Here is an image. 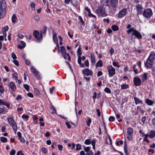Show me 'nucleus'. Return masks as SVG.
I'll return each mask as SVG.
<instances>
[{"instance_id":"f257e3e1","label":"nucleus","mask_w":155,"mask_h":155,"mask_svg":"<svg viewBox=\"0 0 155 155\" xmlns=\"http://www.w3.org/2000/svg\"><path fill=\"white\" fill-rule=\"evenodd\" d=\"M131 25L130 24H128L127 26V28L129 29L127 31V33L129 34L132 33L131 35L132 36H135L137 39H140L142 38V35L137 30L135 29L134 28H131Z\"/></svg>"},{"instance_id":"f03ea898","label":"nucleus","mask_w":155,"mask_h":155,"mask_svg":"<svg viewBox=\"0 0 155 155\" xmlns=\"http://www.w3.org/2000/svg\"><path fill=\"white\" fill-rule=\"evenodd\" d=\"M155 59V53L152 51L150 52L145 64L147 69H151L152 66L153 61Z\"/></svg>"},{"instance_id":"7ed1b4c3","label":"nucleus","mask_w":155,"mask_h":155,"mask_svg":"<svg viewBox=\"0 0 155 155\" xmlns=\"http://www.w3.org/2000/svg\"><path fill=\"white\" fill-rule=\"evenodd\" d=\"M6 5L5 1L2 0L0 2V18H3L6 12Z\"/></svg>"},{"instance_id":"20e7f679","label":"nucleus","mask_w":155,"mask_h":155,"mask_svg":"<svg viewBox=\"0 0 155 155\" xmlns=\"http://www.w3.org/2000/svg\"><path fill=\"white\" fill-rule=\"evenodd\" d=\"M95 12L98 16L105 17L107 15L104 8L102 6L98 7Z\"/></svg>"},{"instance_id":"39448f33","label":"nucleus","mask_w":155,"mask_h":155,"mask_svg":"<svg viewBox=\"0 0 155 155\" xmlns=\"http://www.w3.org/2000/svg\"><path fill=\"white\" fill-rule=\"evenodd\" d=\"M77 54L78 56V62L79 64L80 67L81 68L84 67V64L82 63L81 62V55L82 54L81 48L80 46H79L77 50Z\"/></svg>"},{"instance_id":"423d86ee","label":"nucleus","mask_w":155,"mask_h":155,"mask_svg":"<svg viewBox=\"0 0 155 155\" xmlns=\"http://www.w3.org/2000/svg\"><path fill=\"white\" fill-rule=\"evenodd\" d=\"M153 14L151 9L147 8L144 10L142 15L145 17L149 18Z\"/></svg>"},{"instance_id":"0eeeda50","label":"nucleus","mask_w":155,"mask_h":155,"mask_svg":"<svg viewBox=\"0 0 155 155\" xmlns=\"http://www.w3.org/2000/svg\"><path fill=\"white\" fill-rule=\"evenodd\" d=\"M107 70L108 72V76L110 78L112 77L115 74V69L111 65H109L107 67Z\"/></svg>"},{"instance_id":"6e6552de","label":"nucleus","mask_w":155,"mask_h":155,"mask_svg":"<svg viewBox=\"0 0 155 155\" xmlns=\"http://www.w3.org/2000/svg\"><path fill=\"white\" fill-rule=\"evenodd\" d=\"M8 122L14 130L16 131L17 129V125L15 122L12 117L7 118Z\"/></svg>"},{"instance_id":"1a4fd4ad","label":"nucleus","mask_w":155,"mask_h":155,"mask_svg":"<svg viewBox=\"0 0 155 155\" xmlns=\"http://www.w3.org/2000/svg\"><path fill=\"white\" fill-rule=\"evenodd\" d=\"M135 7L137 15H142L144 10L142 5L138 4L136 5Z\"/></svg>"},{"instance_id":"9d476101","label":"nucleus","mask_w":155,"mask_h":155,"mask_svg":"<svg viewBox=\"0 0 155 155\" xmlns=\"http://www.w3.org/2000/svg\"><path fill=\"white\" fill-rule=\"evenodd\" d=\"M134 133V130L131 127L128 128L127 129V139L131 140L132 139V134Z\"/></svg>"},{"instance_id":"9b49d317","label":"nucleus","mask_w":155,"mask_h":155,"mask_svg":"<svg viewBox=\"0 0 155 155\" xmlns=\"http://www.w3.org/2000/svg\"><path fill=\"white\" fill-rule=\"evenodd\" d=\"M82 72L84 75L86 76H92L93 73L91 70L87 68L82 69Z\"/></svg>"},{"instance_id":"f8f14e48","label":"nucleus","mask_w":155,"mask_h":155,"mask_svg":"<svg viewBox=\"0 0 155 155\" xmlns=\"http://www.w3.org/2000/svg\"><path fill=\"white\" fill-rule=\"evenodd\" d=\"M107 2L113 8H115L117 6V0H107Z\"/></svg>"},{"instance_id":"ddd939ff","label":"nucleus","mask_w":155,"mask_h":155,"mask_svg":"<svg viewBox=\"0 0 155 155\" xmlns=\"http://www.w3.org/2000/svg\"><path fill=\"white\" fill-rule=\"evenodd\" d=\"M33 35L35 38L38 40H40L42 38V34L41 33H39V31L37 30L34 31Z\"/></svg>"},{"instance_id":"4468645a","label":"nucleus","mask_w":155,"mask_h":155,"mask_svg":"<svg viewBox=\"0 0 155 155\" xmlns=\"http://www.w3.org/2000/svg\"><path fill=\"white\" fill-rule=\"evenodd\" d=\"M127 9L123 8L119 12L118 15V17L119 18H121L125 16L126 14V12L127 11Z\"/></svg>"},{"instance_id":"2eb2a0df","label":"nucleus","mask_w":155,"mask_h":155,"mask_svg":"<svg viewBox=\"0 0 155 155\" xmlns=\"http://www.w3.org/2000/svg\"><path fill=\"white\" fill-rule=\"evenodd\" d=\"M134 82L136 86H139L141 85V81L140 78L138 77H134Z\"/></svg>"},{"instance_id":"dca6fc26","label":"nucleus","mask_w":155,"mask_h":155,"mask_svg":"<svg viewBox=\"0 0 155 155\" xmlns=\"http://www.w3.org/2000/svg\"><path fill=\"white\" fill-rule=\"evenodd\" d=\"M9 87L11 90L15 92L16 90V87L15 84L12 82H11L9 84Z\"/></svg>"},{"instance_id":"f3484780","label":"nucleus","mask_w":155,"mask_h":155,"mask_svg":"<svg viewBox=\"0 0 155 155\" xmlns=\"http://www.w3.org/2000/svg\"><path fill=\"white\" fill-rule=\"evenodd\" d=\"M4 105L6 106L8 108H10V105L8 103L2 99H0V105Z\"/></svg>"},{"instance_id":"a211bd4d","label":"nucleus","mask_w":155,"mask_h":155,"mask_svg":"<svg viewBox=\"0 0 155 155\" xmlns=\"http://www.w3.org/2000/svg\"><path fill=\"white\" fill-rule=\"evenodd\" d=\"M134 100L135 102V103L137 105L139 104H143V101L140 100L139 98L138 97H134Z\"/></svg>"},{"instance_id":"6ab92c4d","label":"nucleus","mask_w":155,"mask_h":155,"mask_svg":"<svg viewBox=\"0 0 155 155\" xmlns=\"http://www.w3.org/2000/svg\"><path fill=\"white\" fill-rule=\"evenodd\" d=\"M146 103L148 105L152 106L154 102L153 101L149 99L148 98H147L145 100Z\"/></svg>"},{"instance_id":"aec40b11","label":"nucleus","mask_w":155,"mask_h":155,"mask_svg":"<svg viewBox=\"0 0 155 155\" xmlns=\"http://www.w3.org/2000/svg\"><path fill=\"white\" fill-rule=\"evenodd\" d=\"M142 80L143 81H144L146 80L147 78V73H144L143 74H142L141 76Z\"/></svg>"},{"instance_id":"412c9836","label":"nucleus","mask_w":155,"mask_h":155,"mask_svg":"<svg viewBox=\"0 0 155 155\" xmlns=\"http://www.w3.org/2000/svg\"><path fill=\"white\" fill-rule=\"evenodd\" d=\"M57 34L54 32H53V41L55 43L58 42V38L57 37Z\"/></svg>"},{"instance_id":"4be33fe9","label":"nucleus","mask_w":155,"mask_h":155,"mask_svg":"<svg viewBox=\"0 0 155 155\" xmlns=\"http://www.w3.org/2000/svg\"><path fill=\"white\" fill-rule=\"evenodd\" d=\"M150 134L149 137L150 138H152L155 137V130H151L150 132Z\"/></svg>"},{"instance_id":"5701e85b","label":"nucleus","mask_w":155,"mask_h":155,"mask_svg":"<svg viewBox=\"0 0 155 155\" xmlns=\"http://www.w3.org/2000/svg\"><path fill=\"white\" fill-rule=\"evenodd\" d=\"M85 120L86 122L87 125L88 127H89L91 122V118L87 117V118L85 119Z\"/></svg>"},{"instance_id":"b1692460","label":"nucleus","mask_w":155,"mask_h":155,"mask_svg":"<svg viewBox=\"0 0 155 155\" xmlns=\"http://www.w3.org/2000/svg\"><path fill=\"white\" fill-rule=\"evenodd\" d=\"M60 52L61 53L62 55L66 53V49L64 46H62L61 47Z\"/></svg>"},{"instance_id":"393cba45","label":"nucleus","mask_w":155,"mask_h":155,"mask_svg":"<svg viewBox=\"0 0 155 155\" xmlns=\"http://www.w3.org/2000/svg\"><path fill=\"white\" fill-rule=\"evenodd\" d=\"M129 87V86L127 84H123L121 85V89L122 90L128 88Z\"/></svg>"},{"instance_id":"a878e982","label":"nucleus","mask_w":155,"mask_h":155,"mask_svg":"<svg viewBox=\"0 0 155 155\" xmlns=\"http://www.w3.org/2000/svg\"><path fill=\"white\" fill-rule=\"evenodd\" d=\"M103 66V62L102 61L100 60L98 61L96 64V67H101Z\"/></svg>"},{"instance_id":"bb28decb","label":"nucleus","mask_w":155,"mask_h":155,"mask_svg":"<svg viewBox=\"0 0 155 155\" xmlns=\"http://www.w3.org/2000/svg\"><path fill=\"white\" fill-rule=\"evenodd\" d=\"M91 61L92 63H94L95 62V56L93 54H91Z\"/></svg>"},{"instance_id":"cd10ccee","label":"nucleus","mask_w":155,"mask_h":155,"mask_svg":"<svg viewBox=\"0 0 155 155\" xmlns=\"http://www.w3.org/2000/svg\"><path fill=\"white\" fill-rule=\"evenodd\" d=\"M112 29L114 31H116L119 30L118 27L116 25H114L111 26Z\"/></svg>"},{"instance_id":"c85d7f7f","label":"nucleus","mask_w":155,"mask_h":155,"mask_svg":"<svg viewBox=\"0 0 155 155\" xmlns=\"http://www.w3.org/2000/svg\"><path fill=\"white\" fill-rule=\"evenodd\" d=\"M17 18L16 15L15 14L13 15L12 17V23H15L16 21V19Z\"/></svg>"},{"instance_id":"c756f323","label":"nucleus","mask_w":155,"mask_h":155,"mask_svg":"<svg viewBox=\"0 0 155 155\" xmlns=\"http://www.w3.org/2000/svg\"><path fill=\"white\" fill-rule=\"evenodd\" d=\"M18 74L16 72H14L12 74L13 78L15 80H18Z\"/></svg>"},{"instance_id":"7c9ffc66","label":"nucleus","mask_w":155,"mask_h":155,"mask_svg":"<svg viewBox=\"0 0 155 155\" xmlns=\"http://www.w3.org/2000/svg\"><path fill=\"white\" fill-rule=\"evenodd\" d=\"M31 71L33 73V74H35L36 72L38 71L36 69L35 67L33 66L32 67L30 68Z\"/></svg>"},{"instance_id":"2f4dec72","label":"nucleus","mask_w":155,"mask_h":155,"mask_svg":"<svg viewBox=\"0 0 155 155\" xmlns=\"http://www.w3.org/2000/svg\"><path fill=\"white\" fill-rule=\"evenodd\" d=\"M84 150L86 153L88 152L89 151H92L91 150H90V147H84Z\"/></svg>"},{"instance_id":"473e14b6","label":"nucleus","mask_w":155,"mask_h":155,"mask_svg":"<svg viewBox=\"0 0 155 155\" xmlns=\"http://www.w3.org/2000/svg\"><path fill=\"white\" fill-rule=\"evenodd\" d=\"M0 140L3 143H5L7 141V139L6 137H2L0 138Z\"/></svg>"},{"instance_id":"72a5a7b5","label":"nucleus","mask_w":155,"mask_h":155,"mask_svg":"<svg viewBox=\"0 0 155 155\" xmlns=\"http://www.w3.org/2000/svg\"><path fill=\"white\" fill-rule=\"evenodd\" d=\"M34 74L38 79H41V77L38 71H37Z\"/></svg>"},{"instance_id":"f704fd0d","label":"nucleus","mask_w":155,"mask_h":155,"mask_svg":"<svg viewBox=\"0 0 155 155\" xmlns=\"http://www.w3.org/2000/svg\"><path fill=\"white\" fill-rule=\"evenodd\" d=\"M76 150H79L81 149V145L79 143H78L76 145Z\"/></svg>"},{"instance_id":"c9c22d12","label":"nucleus","mask_w":155,"mask_h":155,"mask_svg":"<svg viewBox=\"0 0 155 155\" xmlns=\"http://www.w3.org/2000/svg\"><path fill=\"white\" fill-rule=\"evenodd\" d=\"M47 31V28L45 26H44L41 31V33L45 34L46 33Z\"/></svg>"},{"instance_id":"e433bc0d","label":"nucleus","mask_w":155,"mask_h":155,"mask_svg":"<svg viewBox=\"0 0 155 155\" xmlns=\"http://www.w3.org/2000/svg\"><path fill=\"white\" fill-rule=\"evenodd\" d=\"M91 143V140L89 139L86 140L84 141V143L86 145H89Z\"/></svg>"},{"instance_id":"4c0bfd02","label":"nucleus","mask_w":155,"mask_h":155,"mask_svg":"<svg viewBox=\"0 0 155 155\" xmlns=\"http://www.w3.org/2000/svg\"><path fill=\"white\" fill-rule=\"evenodd\" d=\"M34 92L35 94L38 96H39V90L37 88H35L34 89Z\"/></svg>"},{"instance_id":"58836bf2","label":"nucleus","mask_w":155,"mask_h":155,"mask_svg":"<svg viewBox=\"0 0 155 155\" xmlns=\"http://www.w3.org/2000/svg\"><path fill=\"white\" fill-rule=\"evenodd\" d=\"M104 91L108 94H110L111 92V91L110 88L108 87H106L104 90Z\"/></svg>"},{"instance_id":"ea45409f","label":"nucleus","mask_w":155,"mask_h":155,"mask_svg":"<svg viewBox=\"0 0 155 155\" xmlns=\"http://www.w3.org/2000/svg\"><path fill=\"white\" fill-rule=\"evenodd\" d=\"M31 9L32 10H35V4L34 2H31Z\"/></svg>"},{"instance_id":"a19ab883","label":"nucleus","mask_w":155,"mask_h":155,"mask_svg":"<svg viewBox=\"0 0 155 155\" xmlns=\"http://www.w3.org/2000/svg\"><path fill=\"white\" fill-rule=\"evenodd\" d=\"M24 88L28 91H29V86L26 84H24L23 85Z\"/></svg>"},{"instance_id":"79ce46f5","label":"nucleus","mask_w":155,"mask_h":155,"mask_svg":"<svg viewBox=\"0 0 155 155\" xmlns=\"http://www.w3.org/2000/svg\"><path fill=\"white\" fill-rule=\"evenodd\" d=\"M112 64L114 66H116L117 68L120 67V66L119 65V63L118 62L114 61L113 62Z\"/></svg>"},{"instance_id":"37998d69","label":"nucleus","mask_w":155,"mask_h":155,"mask_svg":"<svg viewBox=\"0 0 155 155\" xmlns=\"http://www.w3.org/2000/svg\"><path fill=\"white\" fill-rule=\"evenodd\" d=\"M136 66H137L136 65H134L133 68L135 73L136 74H137L138 73V71L137 69H136Z\"/></svg>"},{"instance_id":"c03bdc74","label":"nucleus","mask_w":155,"mask_h":155,"mask_svg":"<svg viewBox=\"0 0 155 155\" xmlns=\"http://www.w3.org/2000/svg\"><path fill=\"white\" fill-rule=\"evenodd\" d=\"M51 113L53 114H56V110L54 107H52L51 108Z\"/></svg>"},{"instance_id":"a18cd8bd","label":"nucleus","mask_w":155,"mask_h":155,"mask_svg":"<svg viewBox=\"0 0 155 155\" xmlns=\"http://www.w3.org/2000/svg\"><path fill=\"white\" fill-rule=\"evenodd\" d=\"M84 65L87 67H88L89 66V62L88 60H86L84 62Z\"/></svg>"},{"instance_id":"49530a36","label":"nucleus","mask_w":155,"mask_h":155,"mask_svg":"<svg viewBox=\"0 0 155 155\" xmlns=\"http://www.w3.org/2000/svg\"><path fill=\"white\" fill-rule=\"evenodd\" d=\"M4 89L2 85L0 86V92L2 94L4 93Z\"/></svg>"},{"instance_id":"de8ad7c7","label":"nucleus","mask_w":155,"mask_h":155,"mask_svg":"<svg viewBox=\"0 0 155 155\" xmlns=\"http://www.w3.org/2000/svg\"><path fill=\"white\" fill-rule=\"evenodd\" d=\"M123 143V141L122 140H120L117 141L116 143V144L117 146H119L120 145H122Z\"/></svg>"},{"instance_id":"09e8293b","label":"nucleus","mask_w":155,"mask_h":155,"mask_svg":"<svg viewBox=\"0 0 155 155\" xmlns=\"http://www.w3.org/2000/svg\"><path fill=\"white\" fill-rule=\"evenodd\" d=\"M38 119L37 117H34L33 119V122L35 124H36L38 123V121H37Z\"/></svg>"},{"instance_id":"8fccbe9b","label":"nucleus","mask_w":155,"mask_h":155,"mask_svg":"<svg viewBox=\"0 0 155 155\" xmlns=\"http://www.w3.org/2000/svg\"><path fill=\"white\" fill-rule=\"evenodd\" d=\"M18 140H20L21 142L22 143H25V140L24 139V138L22 137H21L19 138H18Z\"/></svg>"},{"instance_id":"3c124183","label":"nucleus","mask_w":155,"mask_h":155,"mask_svg":"<svg viewBox=\"0 0 155 155\" xmlns=\"http://www.w3.org/2000/svg\"><path fill=\"white\" fill-rule=\"evenodd\" d=\"M115 118L114 117H109L108 120L109 121L112 122L114 120Z\"/></svg>"},{"instance_id":"603ef678","label":"nucleus","mask_w":155,"mask_h":155,"mask_svg":"<svg viewBox=\"0 0 155 155\" xmlns=\"http://www.w3.org/2000/svg\"><path fill=\"white\" fill-rule=\"evenodd\" d=\"M58 150L60 151H61L63 149V146L61 144H58Z\"/></svg>"},{"instance_id":"864d4df0","label":"nucleus","mask_w":155,"mask_h":155,"mask_svg":"<svg viewBox=\"0 0 155 155\" xmlns=\"http://www.w3.org/2000/svg\"><path fill=\"white\" fill-rule=\"evenodd\" d=\"M12 57L14 60L15 59L17 58L16 54L13 52L12 53Z\"/></svg>"},{"instance_id":"5fc2aeb1","label":"nucleus","mask_w":155,"mask_h":155,"mask_svg":"<svg viewBox=\"0 0 155 155\" xmlns=\"http://www.w3.org/2000/svg\"><path fill=\"white\" fill-rule=\"evenodd\" d=\"M41 150L42 152L45 153H46L47 151V149L44 147L42 148Z\"/></svg>"},{"instance_id":"6e6d98bb","label":"nucleus","mask_w":155,"mask_h":155,"mask_svg":"<svg viewBox=\"0 0 155 155\" xmlns=\"http://www.w3.org/2000/svg\"><path fill=\"white\" fill-rule=\"evenodd\" d=\"M13 62L16 65L18 66L19 64V63L18 62V61L15 59H14L13 61Z\"/></svg>"},{"instance_id":"4d7b16f0","label":"nucleus","mask_w":155,"mask_h":155,"mask_svg":"<svg viewBox=\"0 0 155 155\" xmlns=\"http://www.w3.org/2000/svg\"><path fill=\"white\" fill-rule=\"evenodd\" d=\"M15 150H14L13 149L10 152V154L11 155H15Z\"/></svg>"},{"instance_id":"13d9d810","label":"nucleus","mask_w":155,"mask_h":155,"mask_svg":"<svg viewBox=\"0 0 155 155\" xmlns=\"http://www.w3.org/2000/svg\"><path fill=\"white\" fill-rule=\"evenodd\" d=\"M62 55L63 56L64 58L65 59H66L67 57H68L69 55V54L68 53H66V54H63Z\"/></svg>"},{"instance_id":"bf43d9fd","label":"nucleus","mask_w":155,"mask_h":155,"mask_svg":"<svg viewBox=\"0 0 155 155\" xmlns=\"http://www.w3.org/2000/svg\"><path fill=\"white\" fill-rule=\"evenodd\" d=\"M54 87H52V88H50L49 89L50 93L51 94H52L53 93V91H54Z\"/></svg>"},{"instance_id":"052dcab7","label":"nucleus","mask_w":155,"mask_h":155,"mask_svg":"<svg viewBox=\"0 0 155 155\" xmlns=\"http://www.w3.org/2000/svg\"><path fill=\"white\" fill-rule=\"evenodd\" d=\"M27 95L28 97L31 98H33L34 97L33 94L31 92L28 93Z\"/></svg>"},{"instance_id":"680f3d73","label":"nucleus","mask_w":155,"mask_h":155,"mask_svg":"<svg viewBox=\"0 0 155 155\" xmlns=\"http://www.w3.org/2000/svg\"><path fill=\"white\" fill-rule=\"evenodd\" d=\"M35 19L37 21H38L39 20V17L38 15H36L34 16Z\"/></svg>"},{"instance_id":"e2e57ef3","label":"nucleus","mask_w":155,"mask_h":155,"mask_svg":"<svg viewBox=\"0 0 155 155\" xmlns=\"http://www.w3.org/2000/svg\"><path fill=\"white\" fill-rule=\"evenodd\" d=\"M50 135L51 134L49 132H47L45 134V136L47 137H49Z\"/></svg>"},{"instance_id":"0e129e2a","label":"nucleus","mask_w":155,"mask_h":155,"mask_svg":"<svg viewBox=\"0 0 155 155\" xmlns=\"http://www.w3.org/2000/svg\"><path fill=\"white\" fill-rule=\"evenodd\" d=\"M17 155H24V154L22 153V151L20 150L18 151Z\"/></svg>"},{"instance_id":"69168bd1","label":"nucleus","mask_w":155,"mask_h":155,"mask_svg":"<svg viewBox=\"0 0 155 155\" xmlns=\"http://www.w3.org/2000/svg\"><path fill=\"white\" fill-rule=\"evenodd\" d=\"M65 124H66V125L67 126V127L68 128L70 129L71 128V126L70 124L69 123H68V122H66Z\"/></svg>"},{"instance_id":"338daca9","label":"nucleus","mask_w":155,"mask_h":155,"mask_svg":"<svg viewBox=\"0 0 155 155\" xmlns=\"http://www.w3.org/2000/svg\"><path fill=\"white\" fill-rule=\"evenodd\" d=\"M114 50L112 48L110 49L109 51V52L110 55H112V54L114 52Z\"/></svg>"},{"instance_id":"774afa93","label":"nucleus","mask_w":155,"mask_h":155,"mask_svg":"<svg viewBox=\"0 0 155 155\" xmlns=\"http://www.w3.org/2000/svg\"><path fill=\"white\" fill-rule=\"evenodd\" d=\"M85 155H93L92 151H89L86 153Z\"/></svg>"}]
</instances>
